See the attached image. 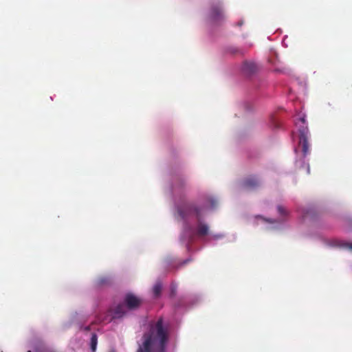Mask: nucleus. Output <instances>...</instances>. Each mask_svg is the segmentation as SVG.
<instances>
[{
  "mask_svg": "<svg viewBox=\"0 0 352 352\" xmlns=\"http://www.w3.org/2000/svg\"><path fill=\"white\" fill-rule=\"evenodd\" d=\"M169 339V331L164 325L163 318L151 323L149 330L143 336V342L137 352H166Z\"/></svg>",
  "mask_w": 352,
  "mask_h": 352,
  "instance_id": "f257e3e1",
  "label": "nucleus"
},
{
  "mask_svg": "<svg viewBox=\"0 0 352 352\" xmlns=\"http://www.w3.org/2000/svg\"><path fill=\"white\" fill-rule=\"evenodd\" d=\"M192 210L197 217L198 223L195 231L191 228H189L190 233L188 234V237L190 241L193 240L195 236L203 239L210 233L208 225L200 221L204 213L208 210V208L206 206L194 207Z\"/></svg>",
  "mask_w": 352,
  "mask_h": 352,
  "instance_id": "f03ea898",
  "label": "nucleus"
},
{
  "mask_svg": "<svg viewBox=\"0 0 352 352\" xmlns=\"http://www.w3.org/2000/svg\"><path fill=\"white\" fill-rule=\"evenodd\" d=\"M296 126L298 127L299 133V142L298 146L301 148L302 157L305 158L309 154V144L308 142L309 138V129L306 124L305 118L300 117L298 121L296 122Z\"/></svg>",
  "mask_w": 352,
  "mask_h": 352,
  "instance_id": "7ed1b4c3",
  "label": "nucleus"
},
{
  "mask_svg": "<svg viewBox=\"0 0 352 352\" xmlns=\"http://www.w3.org/2000/svg\"><path fill=\"white\" fill-rule=\"evenodd\" d=\"M261 184L260 179L256 175H249L243 178L239 184V187L243 190H252Z\"/></svg>",
  "mask_w": 352,
  "mask_h": 352,
  "instance_id": "20e7f679",
  "label": "nucleus"
},
{
  "mask_svg": "<svg viewBox=\"0 0 352 352\" xmlns=\"http://www.w3.org/2000/svg\"><path fill=\"white\" fill-rule=\"evenodd\" d=\"M141 302V299L133 294L129 293L125 296L124 304L129 309H135L138 308L140 305Z\"/></svg>",
  "mask_w": 352,
  "mask_h": 352,
  "instance_id": "39448f33",
  "label": "nucleus"
},
{
  "mask_svg": "<svg viewBox=\"0 0 352 352\" xmlns=\"http://www.w3.org/2000/svg\"><path fill=\"white\" fill-rule=\"evenodd\" d=\"M210 18L215 22L220 21L223 19V12L219 5H214L212 6Z\"/></svg>",
  "mask_w": 352,
  "mask_h": 352,
  "instance_id": "423d86ee",
  "label": "nucleus"
},
{
  "mask_svg": "<svg viewBox=\"0 0 352 352\" xmlns=\"http://www.w3.org/2000/svg\"><path fill=\"white\" fill-rule=\"evenodd\" d=\"M125 314H126L125 305L119 304L113 310V318H120L123 317Z\"/></svg>",
  "mask_w": 352,
  "mask_h": 352,
  "instance_id": "0eeeda50",
  "label": "nucleus"
},
{
  "mask_svg": "<svg viewBox=\"0 0 352 352\" xmlns=\"http://www.w3.org/2000/svg\"><path fill=\"white\" fill-rule=\"evenodd\" d=\"M256 69V65L252 62H245L242 65V71L246 74H252Z\"/></svg>",
  "mask_w": 352,
  "mask_h": 352,
  "instance_id": "6e6552de",
  "label": "nucleus"
},
{
  "mask_svg": "<svg viewBox=\"0 0 352 352\" xmlns=\"http://www.w3.org/2000/svg\"><path fill=\"white\" fill-rule=\"evenodd\" d=\"M296 166L300 169L305 168L306 173L309 174L310 173V168L309 164L306 163L304 160H300L299 161H296Z\"/></svg>",
  "mask_w": 352,
  "mask_h": 352,
  "instance_id": "1a4fd4ad",
  "label": "nucleus"
},
{
  "mask_svg": "<svg viewBox=\"0 0 352 352\" xmlns=\"http://www.w3.org/2000/svg\"><path fill=\"white\" fill-rule=\"evenodd\" d=\"M98 344V336L96 333H93L91 334L90 346L92 352H96V347Z\"/></svg>",
  "mask_w": 352,
  "mask_h": 352,
  "instance_id": "9d476101",
  "label": "nucleus"
},
{
  "mask_svg": "<svg viewBox=\"0 0 352 352\" xmlns=\"http://www.w3.org/2000/svg\"><path fill=\"white\" fill-rule=\"evenodd\" d=\"M111 282L109 276H101L98 279V284L100 285H109Z\"/></svg>",
  "mask_w": 352,
  "mask_h": 352,
  "instance_id": "9b49d317",
  "label": "nucleus"
},
{
  "mask_svg": "<svg viewBox=\"0 0 352 352\" xmlns=\"http://www.w3.org/2000/svg\"><path fill=\"white\" fill-rule=\"evenodd\" d=\"M162 286L160 283H157L154 285V287L153 288V294L155 297H158L160 295L161 292H162Z\"/></svg>",
  "mask_w": 352,
  "mask_h": 352,
  "instance_id": "f8f14e48",
  "label": "nucleus"
},
{
  "mask_svg": "<svg viewBox=\"0 0 352 352\" xmlns=\"http://www.w3.org/2000/svg\"><path fill=\"white\" fill-rule=\"evenodd\" d=\"M277 210H278V212L280 214V215H281L283 217H285V216L287 215V214H288L287 209L282 206H278L277 207Z\"/></svg>",
  "mask_w": 352,
  "mask_h": 352,
  "instance_id": "ddd939ff",
  "label": "nucleus"
},
{
  "mask_svg": "<svg viewBox=\"0 0 352 352\" xmlns=\"http://www.w3.org/2000/svg\"><path fill=\"white\" fill-rule=\"evenodd\" d=\"M81 329L85 331H89L91 330V327L89 325L86 327H82Z\"/></svg>",
  "mask_w": 352,
  "mask_h": 352,
  "instance_id": "4468645a",
  "label": "nucleus"
},
{
  "mask_svg": "<svg viewBox=\"0 0 352 352\" xmlns=\"http://www.w3.org/2000/svg\"><path fill=\"white\" fill-rule=\"evenodd\" d=\"M345 247H346L349 250H352V243H345Z\"/></svg>",
  "mask_w": 352,
  "mask_h": 352,
  "instance_id": "2eb2a0df",
  "label": "nucleus"
},
{
  "mask_svg": "<svg viewBox=\"0 0 352 352\" xmlns=\"http://www.w3.org/2000/svg\"><path fill=\"white\" fill-rule=\"evenodd\" d=\"M221 236H221V235H220V234H217V235H214V239H219V238H221Z\"/></svg>",
  "mask_w": 352,
  "mask_h": 352,
  "instance_id": "dca6fc26",
  "label": "nucleus"
}]
</instances>
